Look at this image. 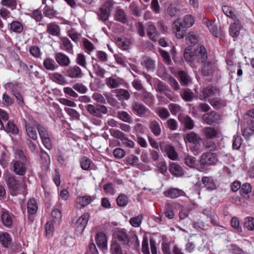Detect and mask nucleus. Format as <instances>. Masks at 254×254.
Listing matches in <instances>:
<instances>
[{
    "label": "nucleus",
    "instance_id": "1",
    "mask_svg": "<svg viewBox=\"0 0 254 254\" xmlns=\"http://www.w3.org/2000/svg\"><path fill=\"white\" fill-rule=\"evenodd\" d=\"M194 22V18L191 15H186L183 19L178 18L173 22V28L177 38L184 37L185 29L190 27Z\"/></svg>",
    "mask_w": 254,
    "mask_h": 254
},
{
    "label": "nucleus",
    "instance_id": "2",
    "mask_svg": "<svg viewBox=\"0 0 254 254\" xmlns=\"http://www.w3.org/2000/svg\"><path fill=\"white\" fill-rule=\"evenodd\" d=\"M114 240H117L118 242L121 243L122 245L126 246H130L129 243L131 244L135 242L136 246H139V242L138 240L137 237L136 235H133L130 238L127 233L125 230L117 229L114 233Z\"/></svg>",
    "mask_w": 254,
    "mask_h": 254
},
{
    "label": "nucleus",
    "instance_id": "3",
    "mask_svg": "<svg viewBox=\"0 0 254 254\" xmlns=\"http://www.w3.org/2000/svg\"><path fill=\"white\" fill-rule=\"evenodd\" d=\"M85 108L88 113L96 118L102 119L103 114H107L108 112L106 106L100 104L95 105L88 104L85 106Z\"/></svg>",
    "mask_w": 254,
    "mask_h": 254
},
{
    "label": "nucleus",
    "instance_id": "4",
    "mask_svg": "<svg viewBox=\"0 0 254 254\" xmlns=\"http://www.w3.org/2000/svg\"><path fill=\"white\" fill-rule=\"evenodd\" d=\"M114 2L112 0H109L106 1L104 4L102 5L98 11L97 14L98 18L103 22H105L108 19L111 14V11L113 8V4Z\"/></svg>",
    "mask_w": 254,
    "mask_h": 254
},
{
    "label": "nucleus",
    "instance_id": "5",
    "mask_svg": "<svg viewBox=\"0 0 254 254\" xmlns=\"http://www.w3.org/2000/svg\"><path fill=\"white\" fill-rule=\"evenodd\" d=\"M218 156L215 153H204L200 158L199 163L202 169L216 165L218 162Z\"/></svg>",
    "mask_w": 254,
    "mask_h": 254
},
{
    "label": "nucleus",
    "instance_id": "6",
    "mask_svg": "<svg viewBox=\"0 0 254 254\" xmlns=\"http://www.w3.org/2000/svg\"><path fill=\"white\" fill-rule=\"evenodd\" d=\"M184 139L186 142L194 144V146L193 149L195 150H198V146L200 145V142L202 141V138L200 136L193 131H190L187 133L184 137Z\"/></svg>",
    "mask_w": 254,
    "mask_h": 254
},
{
    "label": "nucleus",
    "instance_id": "7",
    "mask_svg": "<svg viewBox=\"0 0 254 254\" xmlns=\"http://www.w3.org/2000/svg\"><path fill=\"white\" fill-rule=\"evenodd\" d=\"M5 182L11 194L14 196L16 195L20 187L18 181L14 176H9L6 178Z\"/></svg>",
    "mask_w": 254,
    "mask_h": 254
},
{
    "label": "nucleus",
    "instance_id": "8",
    "mask_svg": "<svg viewBox=\"0 0 254 254\" xmlns=\"http://www.w3.org/2000/svg\"><path fill=\"white\" fill-rule=\"evenodd\" d=\"M203 120L208 125L217 124L221 120L220 115L214 111L204 114L202 116Z\"/></svg>",
    "mask_w": 254,
    "mask_h": 254
},
{
    "label": "nucleus",
    "instance_id": "9",
    "mask_svg": "<svg viewBox=\"0 0 254 254\" xmlns=\"http://www.w3.org/2000/svg\"><path fill=\"white\" fill-rule=\"evenodd\" d=\"M220 95V90L216 87L209 85L203 89V98L200 97L201 100L210 97H215Z\"/></svg>",
    "mask_w": 254,
    "mask_h": 254
},
{
    "label": "nucleus",
    "instance_id": "10",
    "mask_svg": "<svg viewBox=\"0 0 254 254\" xmlns=\"http://www.w3.org/2000/svg\"><path fill=\"white\" fill-rule=\"evenodd\" d=\"M196 59L198 63L202 64L206 62L207 59V53L205 48L202 45H198L195 49Z\"/></svg>",
    "mask_w": 254,
    "mask_h": 254
},
{
    "label": "nucleus",
    "instance_id": "11",
    "mask_svg": "<svg viewBox=\"0 0 254 254\" xmlns=\"http://www.w3.org/2000/svg\"><path fill=\"white\" fill-rule=\"evenodd\" d=\"M89 218V215L88 213H84L76 221L75 224V230L79 233H82L87 224Z\"/></svg>",
    "mask_w": 254,
    "mask_h": 254
},
{
    "label": "nucleus",
    "instance_id": "12",
    "mask_svg": "<svg viewBox=\"0 0 254 254\" xmlns=\"http://www.w3.org/2000/svg\"><path fill=\"white\" fill-rule=\"evenodd\" d=\"M26 161H20V160H13L11 163L13 165V171L16 174L20 176H23L26 171V168L25 167Z\"/></svg>",
    "mask_w": 254,
    "mask_h": 254
},
{
    "label": "nucleus",
    "instance_id": "13",
    "mask_svg": "<svg viewBox=\"0 0 254 254\" xmlns=\"http://www.w3.org/2000/svg\"><path fill=\"white\" fill-rule=\"evenodd\" d=\"M160 147L162 151H165L168 157L173 160H175L178 158V154L175 151L174 147L169 144H165L163 142H161Z\"/></svg>",
    "mask_w": 254,
    "mask_h": 254
},
{
    "label": "nucleus",
    "instance_id": "14",
    "mask_svg": "<svg viewBox=\"0 0 254 254\" xmlns=\"http://www.w3.org/2000/svg\"><path fill=\"white\" fill-rule=\"evenodd\" d=\"M131 110L136 115L141 116L146 114L148 109L141 103L133 101L131 105Z\"/></svg>",
    "mask_w": 254,
    "mask_h": 254
},
{
    "label": "nucleus",
    "instance_id": "15",
    "mask_svg": "<svg viewBox=\"0 0 254 254\" xmlns=\"http://www.w3.org/2000/svg\"><path fill=\"white\" fill-rule=\"evenodd\" d=\"M203 23L209 29L210 32L216 37H219L220 35V32L217 25L214 22H212L206 18H203L202 19Z\"/></svg>",
    "mask_w": 254,
    "mask_h": 254
},
{
    "label": "nucleus",
    "instance_id": "16",
    "mask_svg": "<svg viewBox=\"0 0 254 254\" xmlns=\"http://www.w3.org/2000/svg\"><path fill=\"white\" fill-rule=\"evenodd\" d=\"M179 79L182 85L188 86L192 83V80L188 73L184 70L178 71Z\"/></svg>",
    "mask_w": 254,
    "mask_h": 254
},
{
    "label": "nucleus",
    "instance_id": "17",
    "mask_svg": "<svg viewBox=\"0 0 254 254\" xmlns=\"http://www.w3.org/2000/svg\"><path fill=\"white\" fill-rule=\"evenodd\" d=\"M184 57L187 62L193 63L196 59L195 50L192 51L190 46L186 48L184 52Z\"/></svg>",
    "mask_w": 254,
    "mask_h": 254
},
{
    "label": "nucleus",
    "instance_id": "18",
    "mask_svg": "<svg viewBox=\"0 0 254 254\" xmlns=\"http://www.w3.org/2000/svg\"><path fill=\"white\" fill-rule=\"evenodd\" d=\"M164 194L166 197H170L171 198H175L180 196L184 195L185 194V192L181 190L171 188L165 191L164 192Z\"/></svg>",
    "mask_w": 254,
    "mask_h": 254
},
{
    "label": "nucleus",
    "instance_id": "19",
    "mask_svg": "<svg viewBox=\"0 0 254 254\" xmlns=\"http://www.w3.org/2000/svg\"><path fill=\"white\" fill-rule=\"evenodd\" d=\"M96 243L97 246L102 249L107 248V237L103 233H98L96 234L95 238Z\"/></svg>",
    "mask_w": 254,
    "mask_h": 254
},
{
    "label": "nucleus",
    "instance_id": "20",
    "mask_svg": "<svg viewBox=\"0 0 254 254\" xmlns=\"http://www.w3.org/2000/svg\"><path fill=\"white\" fill-rule=\"evenodd\" d=\"M201 68V72L204 76H209L212 74L215 70V67L212 62H206Z\"/></svg>",
    "mask_w": 254,
    "mask_h": 254
},
{
    "label": "nucleus",
    "instance_id": "21",
    "mask_svg": "<svg viewBox=\"0 0 254 254\" xmlns=\"http://www.w3.org/2000/svg\"><path fill=\"white\" fill-rule=\"evenodd\" d=\"M1 220L3 225L9 227L12 224V220L9 212L4 208H2L0 211Z\"/></svg>",
    "mask_w": 254,
    "mask_h": 254
},
{
    "label": "nucleus",
    "instance_id": "22",
    "mask_svg": "<svg viewBox=\"0 0 254 254\" xmlns=\"http://www.w3.org/2000/svg\"><path fill=\"white\" fill-rule=\"evenodd\" d=\"M156 89L157 91L164 93L168 98H172V95L170 94L171 90L165 83L159 81L156 84Z\"/></svg>",
    "mask_w": 254,
    "mask_h": 254
},
{
    "label": "nucleus",
    "instance_id": "23",
    "mask_svg": "<svg viewBox=\"0 0 254 254\" xmlns=\"http://www.w3.org/2000/svg\"><path fill=\"white\" fill-rule=\"evenodd\" d=\"M66 75L71 78H81L83 73L80 67L75 65L67 69Z\"/></svg>",
    "mask_w": 254,
    "mask_h": 254
},
{
    "label": "nucleus",
    "instance_id": "24",
    "mask_svg": "<svg viewBox=\"0 0 254 254\" xmlns=\"http://www.w3.org/2000/svg\"><path fill=\"white\" fill-rule=\"evenodd\" d=\"M140 96L141 100L147 105H151L154 102V97L152 94L143 89L140 93Z\"/></svg>",
    "mask_w": 254,
    "mask_h": 254
},
{
    "label": "nucleus",
    "instance_id": "25",
    "mask_svg": "<svg viewBox=\"0 0 254 254\" xmlns=\"http://www.w3.org/2000/svg\"><path fill=\"white\" fill-rule=\"evenodd\" d=\"M149 127L154 135L158 136L160 135L161 133V128L159 123L157 121H150Z\"/></svg>",
    "mask_w": 254,
    "mask_h": 254
},
{
    "label": "nucleus",
    "instance_id": "26",
    "mask_svg": "<svg viewBox=\"0 0 254 254\" xmlns=\"http://www.w3.org/2000/svg\"><path fill=\"white\" fill-rule=\"evenodd\" d=\"M201 181L208 190H214L217 189L216 186L211 177H203Z\"/></svg>",
    "mask_w": 254,
    "mask_h": 254
},
{
    "label": "nucleus",
    "instance_id": "27",
    "mask_svg": "<svg viewBox=\"0 0 254 254\" xmlns=\"http://www.w3.org/2000/svg\"><path fill=\"white\" fill-rule=\"evenodd\" d=\"M0 124L1 127L7 132H9L13 134H17L18 133L19 130L17 126L11 121H8L5 127H4L3 123L0 121Z\"/></svg>",
    "mask_w": 254,
    "mask_h": 254
},
{
    "label": "nucleus",
    "instance_id": "28",
    "mask_svg": "<svg viewBox=\"0 0 254 254\" xmlns=\"http://www.w3.org/2000/svg\"><path fill=\"white\" fill-rule=\"evenodd\" d=\"M218 132V130L212 127H205L202 129L203 134L207 139H212L216 137Z\"/></svg>",
    "mask_w": 254,
    "mask_h": 254
},
{
    "label": "nucleus",
    "instance_id": "29",
    "mask_svg": "<svg viewBox=\"0 0 254 254\" xmlns=\"http://www.w3.org/2000/svg\"><path fill=\"white\" fill-rule=\"evenodd\" d=\"M147 35L148 37L152 41H156L158 38V34L157 32L155 26L152 24H150L147 26Z\"/></svg>",
    "mask_w": 254,
    "mask_h": 254
},
{
    "label": "nucleus",
    "instance_id": "30",
    "mask_svg": "<svg viewBox=\"0 0 254 254\" xmlns=\"http://www.w3.org/2000/svg\"><path fill=\"white\" fill-rule=\"evenodd\" d=\"M236 20L237 22H234L229 27L230 34L233 37H236L240 34L241 24L238 19Z\"/></svg>",
    "mask_w": 254,
    "mask_h": 254
},
{
    "label": "nucleus",
    "instance_id": "31",
    "mask_svg": "<svg viewBox=\"0 0 254 254\" xmlns=\"http://www.w3.org/2000/svg\"><path fill=\"white\" fill-rule=\"evenodd\" d=\"M110 252L111 254H124L122 248L117 240L112 241Z\"/></svg>",
    "mask_w": 254,
    "mask_h": 254
},
{
    "label": "nucleus",
    "instance_id": "32",
    "mask_svg": "<svg viewBox=\"0 0 254 254\" xmlns=\"http://www.w3.org/2000/svg\"><path fill=\"white\" fill-rule=\"evenodd\" d=\"M169 171L172 175L176 176L181 177L184 174L183 170L182 167L174 163L170 165Z\"/></svg>",
    "mask_w": 254,
    "mask_h": 254
},
{
    "label": "nucleus",
    "instance_id": "33",
    "mask_svg": "<svg viewBox=\"0 0 254 254\" xmlns=\"http://www.w3.org/2000/svg\"><path fill=\"white\" fill-rule=\"evenodd\" d=\"M115 19L124 24L128 22V19L126 12L122 9H118L115 14Z\"/></svg>",
    "mask_w": 254,
    "mask_h": 254
},
{
    "label": "nucleus",
    "instance_id": "34",
    "mask_svg": "<svg viewBox=\"0 0 254 254\" xmlns=\"http://www.w3.org/2000/svg\"><path fill=\"white\" fill-rule=\"evenodd\" d=\"M38 210L36 200L34 198L30 199L27 202V211L30 214H35Z\"/></svg>",
    "mask_w": 254,
    "mask_h": 254
},
{
    "label": "nucleus",
    "instance_id": "35",
    "mask_svg": "<svg viewBox=\"0 0 254 254\" xmlns=\"http://www.w3.org/2000/svg\"><path fill=\"white\" fill-rule=\"evenodd\" d=\"M116 96L119 100H127L130 98L129 92L125 89H119L116 90Z\"/></svg>",
    "mask_w": 254,
    "mask_h": 254
},
{
    "label": "nucleus",
    "instance_id": "36",
    "mask_svg": "<svg viewBox=\"0 0 254 254\" xmlns=\"http://www.w3.org/2000/svg\"><path fill=\"white\" fill-rule=\"evenodd\" d=\"M181 96L187 102H190L193 100L194 95L190 89L186 88L183 89L181 92Z\"/></svg>",
    "mask_w": 254,
    "mask_h": 254
},
{
    "label": "nucleus",
    "instance_id": "37",
    "mask_svg": "<svg viewBox=\"0 0 254 254\" xmlns=\"http://www.w3.org/2000/svg\"><path fill=\"white\" fill-rule=\"evenodd\" d=\"M167 11L168 15L170 16H176L180 13V6L176 4H171L168 6Z\"/></svg>",
    "mask_w": 254,
    "mask_h": 254
},
{
    "label": "nucleus",
    "instance_id": "38",
    "mask_svg": "<svg viewBox=\"0 0 254 254\" xmlns=\"http://www.w3.org/2000/svg\"><path fill=\"white\" fill-rule=\"evenodd\" d=\"M117 117L123 122L131 123L132 121V119L130 115L127 112L121 111L117 113Z\"/></svg>",
    "mask_w": 254,
    "mask_h": 254
},
{
    "label": "nucleus",
    "instance_id": "39",
    "mask_svg": "<svg viewBox=\"0 0 254 254\" xmlns=\"http://www.w3.org/2000/svg\"><path fill=\"white\" fill-rule=\"evenodd\" d=\"M186 42L188 44H190V47L196 44L198 41L197 37L193 32H190L186 36Z\"/></svg>",
    "mask_w": 254,
    "mask_h": 254
},
{
    "label": "nucleus",
    "instance_id": "40",
    "mask_svg": "<svg viewBox=\"0 0 254 254\" xmlns=\"http://www.w3.org/2000/svg\"><path fill=\"white\" fill-rule=\"evenodd\" d=\"M222 11L228 17L233 19V20H238V17L237 15L234 14L231 7L228 5H224L222 6Z\"/></svg>",
    "mask_w": 254,
    "mask_h": 254
},
{
    "label": "nucleus",
    "instance_id": "41",
    "mask_svg": "<svg viewBox=\"0 0 254 254\" xmlns=\"http://www.w3.org/2000/svg\"><path fill=\"white\" fill-rule=\"evenodd\" d=\"M110 131L113 137L120 139L121 141L126 139V137H127L126 135L121 130L119 129H111Z\"/></svg>",
    "mask_w": 254,
    "mask_h": 254
},
{
    "label": "nucleus",
    "instance_id": "42",
    "mask_svg": "<svg viewBox=\"0 0 254 254\" xmlns=\"http://www.w3.org/2000/svg\"><path fill=\"white\" fill-rule=\"evenodd\" d=\"M118 205L120 207H124L128 202V198L126 194H121L116 199Z\"/></svg>",
    "mask_w": 254,
    "mask_h": 254
},
{
    "label": "nucleus",
    "instance_id": "43",
    "mask_svg": "<svg viewBox=\"0 0 254 254\" xmlns=\"http://www.w3.org/2000/svg\"><path fill=\"white\" fill-rule=\"evenodd\" d=\"M142 64L145 65L148 69H153L155 68V62L149 57H143Z\"/></svg>",
    "mask_w": 254,
    "mask_h": 254
},
{
    "label": "nucleus",
    "instance_id": "44",
    "mask_svg": "<svg viewBox=\"0 0 254 254\" xmlns=\"http://www.w3.org/2000/svg\"><path fill=\"white\" fill-rule=\"evenodd\" d=\"M0 241L3 246L8 247L11 243L10 235L7 233H2L0 235Z\"/></svg>",
    "mask_w": 254,
    "mask_h": 254
},
{
    "label": "nucleus",
    "instance_id": "45",
    "mask_svg": "<svg viewBox=\"0 0 254 254\" xmlns=\"http://www.w3.org/2000/svg\"><path fill=\"white\" fill-rule=\"evenodd\" d=\"M182 122L188 129H191L194 127L193 121L189 116L184 117Z\"/></svg>",
    "mask_w": 254,
    "mask_h": 254
},
{
    "label": "nucleus",
    "instance_id": "46",
    "mask_svg": "<svg viewBox=\"0 0 254 254\" xmlns=\"http://www.w3.org/2000/svg\"><path fill=\"white\" fill-rule=\"evenodd\" d=\"M106 83L110 88H116L119 86L121 83L116 78L109 77L106 79Z\"/></svg>",
    "mask_w": 254,
    "mask_h": 254
},
{
    "label": "nucleus",
    "instance_id": "47",
    "mask_svg": "<svg viewBox=\"0 0 254 254\" xmlns=\"http://www.w3.org/2000/svg\"><path fill=\"white\" fill-rule=\"evenodd\" d=\"M76 201L81 207H83L89 204L92 201V199L90 196H84L77 198Z\"/></svg>",
    "mask_w": 254,
    "mask_h": 254
},
{
    "label": "nucleus",
    "instance_id": "48",
    "mask_svg": "<svg viewBox=\"0 0 254 254\" xmlns=\"http://www.w3.org/2000/svg\"><path fill=\"white\" fill-rule=\"evenodd\" d=\"M174 207L171 203H167L165 204V208L164 210V213L165 216L169 218L172 219L174 218V213L173 212Z\"/></svg>",
    "mask_w": 254,
    "mask_h": 254
},
{
    "label": "nucleus",
    "instance_id": "49",
    "mask_svg": "<svg viewBox=\"0 0 254 254\" xmlns=\"http://www.w3.org/2000/svg\"><path fill=\"white\" fill-rule=\"evenodd\" d=\"M10 29L14 32L20 33L23 30V26L20 22L14 21L10 24Z\"/></svg>",
    "mask_w": 254,
    "mask_h": 254
},
{
    "label": "nucleus",
    "instance_id": "50",
    "mask_svg": "<svg viewBox=\"0 0 254 254\" xmlns=\"http://www.w3.org/2000/svg\"><path fill=\"white\" fill-rule=\"evenodd\" d=\"M93 69L95 73L101 78H104L106 70L101 67L98 64H95L93 65Z\"/></svg>",
    "mask_w": 254,
    "mask_h": 254
},
{
    "label": "nucleus",
    "instance_id": "51",
    "mask_svg": "<svg viewBox=\"0 0 254 254\" xmlns=\"http://www.w3.org/2000/svg\"><path fill=\"white\" fill-rule=\"evenodd\" d=\"M252 190V187L250 184L245 183L241 188L240 190V193L242 196L246 197V195H248Z\"/></svg>",
    "mask_w": 254,
    "mask_h": 254
},
{
    "label": "nucleus",
    "instance_id": "52",
    "mask_svg": "<svg viewBox=\"0 0 254 254\" xmlns=\"http://www.w3.org/2000/svg\"><path fill=\"white\" fill-rule=\"evenodd\" d=\"M143 219V217L142 215H139L136 217H132L130 218L129 220V223L130 224L134 227H138L141 222Z\"/></svg>",
    "mask_w": 254,
    "mask_h": 254
},
{
    "label": "nucleus",
    "instance_id": "53",
    "mask_svg": "<svg viewBox=\"0 0 254 254\" xmlns=\"http://www.w3.org/2000/svg\"><path fill=\"white\" fill-rule=\"evenodd\" d=\"M156 113L162 119H167L170 116V114L168 110L164 107L158 108L156 111Z\"/></svg>",
    "mask_w": 254,
    "mask_h": 254
},
{
    "label": "nucleus",
    "instance_id": "54",
    "mask_svg": "<svg viewBox=\"0 0 254 254\" xmlns=\"http://www.w3.org/2000/svg\"><path fill=\"white\" fill-rule=\"evenodd\" d=\"M51 216L55 223L57 222L59 223L61 221L62 212L58 209H54L51 213Z\"/></svg>",
    "mask_w": 254,
    "mask_h": 254
},
{
    "label": "nucleus",
    "instance_id": "55",
    "mask_svg": "<svg viewBox=\"0 0 254 254\" xmlns=\"http://www.w3.org/2000/svg\"><path fill=\"white\" fill-rule=\"evenodd\" d=\"M45 230L47 237H51L54 232V224L51 221H48L45 225Z\"/></svg>",
    "mask_w": 254,
    "mask_h": 254
},
{
    "label": "nucleus",
    "instance_id": "56",
    "mask_svg": "<svg viewBox=\"0 0 254 254\" xmlns=\"http://www.w3.org/2000/svg\"><path fill=\"white\" fill-rule=\"evenodd\" d=\"M47 32L53 35L57 36L60 33L59 27L56 24H51L48 27Z\"/></svg>",
    "mask_w": 254,
    "mask_h": 254
},
{
    "label": "nucleus",
    "instance_id": "57",
    "mask_svg": "<svg viewBox=\"0 0 254 254\" xmlns=\"http://www.w3.org/2000/svg\"><path fill=\"white\" fill-rule=\"evenodd\" d=\"M185 163L190 168H194L196 164V159L194 157L187 155L185 159Z\"/></svg>",
    "mask_w": 254,
    "mask_h": 254
},
{
    "label": "nucleus",
    "instance_id": "58",
    "mask_svg": "<svg viewBox=\"0 0 254 254\" xmlns=\"http://www.w3.org/2000/svg\"><path fill=\"white\" fill-rule=\"evenodd\" d=\"M90 160L86 157H83L80 160V166L83 170H89L90 166Z\"/></svg>",
    "mask_w": 254,
    "mask_h": 254
},
{
    "label": "nucleus",
    "instance_id": "59",
    "mask_svg": "<svg viewBox=\"0 0 254 254\" xmlns=\"http://www.w3.org/2000/svg\"><path fill=\"white\" fill-rule=\"evenodd\" d=\"M129 9L133 15L136 16H140L141 15L140 10L134 3H131L130 4Z\"/></svg>",
    "mask_w": 254,
    "mask_h": 254
},
{
    "label": "nucleus",
    "instance_id": "60",
    "mask_svg": "<svg viewBox=\"0 0 254 254\" xmlns=\"http://www.w3.org/2000/svg\"><path fill=\"white\" fill-rule=\"evenodd\" d=\"M244 227L249 230H253L254 228V218L248 217L245 219Z\"/></svg>",
    "mask_w": 254,
    "mask_h": 254
},
{
    "label": "nucleus",
    "instance_id": "61",
    "mask_svg": "<svg viewBox=\"0 0 254 254\" xmlns=\"http://www.w3.org/2000/svg\"><path fill=\"white\" fill-rule=\"evenodd\" d=\"M74 89L80 93H85L87 91V87L82 83H77L73 86Z\"/></svg>",
    "mask_w": 254,
    "mask_h": 254
},
{
    "label": "nucleus",
    "instance_id": "62",
    "mask_svg": "<svg viewBox=\"0 0 254 254\" xmlns=\"http://www.w3.org/2000/svg\"><path fill=\"white\" fill-rule=\"evenodd\" d=\"M44 65L48 70H54L55 68L54 61L50 58L46 59L44 62Z\"/></svg>",
    "mask_w": 254,
    "mask_h": 254
},
{
    "label": "nucleus",
    "instance_id": "63",
    "mask_svg": "<svg viewBox=\"0 0 254 254\" xmlns=\"http://www.w3.org/2000/svg\"><path fill=\"white\" fill-rule=\"evenodd\" d=\"M142 252L143 254H150L148 247V241L146 237H144L142 244Z\"/></svg>",
    "mask_w": 254,
    "mask_h": 254
},
{
    "label": "nucleus",
    "instance_id": "64",
    "mask_svg": "<svg viewBox=\"0 0 254 254\" xmlns=\"http://www.w3.org/2000/svg\"><path fill=\"white\" fill-rule=\"evenodd\" d=\"M86 254H99L96 247L93 242L89 244Z\"/></svg>",
    "mask_w": 254,
    "mask_h": 254
}]
</instances>
